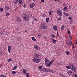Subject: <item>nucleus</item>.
I'll return each instance as SVG.
<instances>
[{
  "label": "nucleus",
  "instance_id": "f257e3e1",
  "mask_svg": "<svg viewBox=\"0 0 77 77\" xmlns=\"http://www.w3.org/2000/svg\"><path fill=\"white\" fill-rule=\"evenodd\" d=\"M32 55L34 58H36L38 59L39 57L40 56V55L39 54V52H36V51H32Z\"/></svg>",
  "mask_w": 77,
  "mask_h": 77
},
{
  "label": "nucleus",
  "instance_id": "f03ea898",
  "mask_svg": "<svg viewBox=\"0 0 77 77\" xmlns=\"http://www.w3.org/2000/svg\"><path fill=\"white\" fill-rule=\"evenodd\" d=\"M22 17L23 20L25 21H29L30 18L29 15L26 14H25L23 15Z\"/></svg>",
  "mask_w": 77,
  "mask_h": 77
},
{
  "label": "nucleus",
  "instance_id": "7ed1b4c3",
  "mask_svg": "<svg viewBox=\"0 0 77 77\" xmlns=\"http://www.w3.org/2000/svg\"><path fill=\"white\" fill-rule=\"evenodd\" d=\"M40 27L42 29H43V30H45L47 29V26L46 24V23L43 22L41 24Z\"/></svg>",
  "mask_w": 77,
  "mask_h": 77
},
{
  "label": "nucleus",
  "instance_id": "20e7f679",
  "mask_svg": "<svg viewBox=\"0 0 77 77\" xmlns=\"http://www.w3.org/2000/svg\"><path fill=\"white\" fill-rule=\"evenodd\" d=\"M45 64L47 66V67H49V63H50V60L47 59L46 58H45Z\"/></svg>",
  "mask_w": 77,
  "mask_h": 77
},
{
  "label": "nucleus",
  "instance_id": "39448f33",
  "mask_svg": "<svg viewBox=\"0 0 77 77\" xmlns=\"http://www.w3.org/2000/svg\"><path fill=\"white\" fill-rule=\"evenodd\" d=\"M62 11L60 9L57 10V14L59 15H60V17L62 16Z\"/></svg>",
  "mask_w": 77,
  "mask_h": 77
},
{
  "label": "nucleus",
  "instance_id": "423d86ee",
  "mask_svg": "<svg viewBox=\"0 0 77 77\" xmlns=\"http://www.w3.org/2000/svg\"><path fill=\"white\" fill-rule=\"evenodd\" d=\"M72 70L74 72H76V68L73 64H72V67H71Z\"/></svg>",
  "mask_w": 77,
  "mask_h": 77
},
{
  "label": "nucleus",
  "instance_id": "0eeeda50",
  "mask_svg": "<svg viewBox=\"0 0 77 77\" xmlns=\"http://www.w3.org/2000/svg\"><path fill=\"white\" fill-rule=\"evenodd\" d=\"M72 72H73L71 70H69L67 71L68 75L69 76L72 75Z\"/></svg>",
  "mask_w": 77,
  "mask_h": 77
},
{
  "label": "nucleus",
  "instance_id": "6e6552de",
  "mask_svg": "<svg viewBox=\"0 0 77 77\" xmlns=\"http://www.w3.org/2000/svg\"><path fill=\"white\" fill-rule=\"evenodd\" d=\"M35 4L33 3H31L29 5L30 8H33L35 7Z\"/></svg>",
  "mask_w": 77,
  "mask_h": 77
},
{
  "label": "nucleus",
  "instance_id": "1a4fd4ad",
  "mask_svg": "<svg viewBox=\"0 0 77 77\" xmlns=\"http://www.w3.org/2000/svg\"><path fill=\"white\" fill-rule=\"evenodd\" d=\"M34 48L35 50H39L40 49V48H39V47L37 45H35L34 46Z\"/></svg>",
  "mask_w": 77,
  "mask_h": 77
},
{
  "label": "nucleus",
  "instance_id": "9d476101",
  "mask_svg": "<svg viewBox=\"0 0 77 77\" xmlns=\"http://www.w3.org/2000/svg\"><path fill=\"white\" fill-rule=\"evenodd\" d=\"M17 21L19 23H21V19L20 18V17H18L17 20Z\"/></svg>",
  "mask_w": 77,
  "mask_h": 77
},
{
  "label": "nucleus",
  "instance_id": "9b49d317",
  "mask_svg": "<svg viewBox=\"0 0 77 77\" xmlns=\"http://www.w3.org/2000/svg\"><path fill=\"white\" fill-rule=\"evenodd\" d=\"M72 66V64L70 66H66V68H67L68 69H70V68H71Z\"/></svg>",
  "mask_w": 77,
  "mask_h": 77
},
{
  "label": "nucleus",
  "instance_id": "f8f14e48",
  "mask_svg": "<svg viewBox=\"0 0 77 77\" xmlns=\"http://www.w3.org/2000/svg\"><path fill=\"white\" fill-rule=\"evenodd\" d=\"M54 62V60H52L51 61H50L49 63V67H50V66L53 63V62Z\"/></svg>",
  "mask_w": 77,
  "mask_h": 77
},
{
  "label": "nucleus",
  "instance_id": "ddd939ff",
  "mask_svg": "<svg viewBox=\"0 0 77 77\" xmlns=\"http://www.w3.org/2000/svg\"><path fill=\"white\" fill-rule=\"evenodd\" d=\"M12 47L11 46H9L8 47V52H11V50Z\"/></svg>",
  "mask_w": 77,
  "mask_h": 77
},
{
  "label": "nucleus",
  "instance_id": "4468645a",
  "mask_svg": "<svg viewBox=\"0 0 77 77\" xmlns=\"http://www.w3.org/2000/svg\"><path fill=\"white\" fill-rule=\"evenodd\" d=\"M5 9L6 10H9L10 9V7L9 6H6L5 7Z\"/></svg>",
  "mask_w": 77,
  "mask_h": 77
},
{
  "label": "nucleus",
  "instance_id": "2eb2a0df",
  "mask_svg": "<svg viewBox=\"0 0 77 77\" xmlns=\"http://www.w3.org/2000/svg\"><path fill=\"white\" fill-rule=\"evenodd\" d=\"M50 71H52V70L46 69L45 72H50Z\"/></svg>",
  "mask_w": 77,
  "mask_h": 77
},
{
  "label": "nucleus",
  "instance_id": "dca6fc26",
  "mask_svg": "<svg viewBox=\"0 0 77 77\" xmlns=\"http://www.w3.org/2000/svg\"><path fill=\"white\" fill-rule=\"evenodd\" d=\"M32 41H36V38L33 37H32Z\"/></svg>",
  "mask_w": 77,
  "mask_h": 77
},
{
  "label": "nucleus",
  "instance_id": "f3484780",
  "mask_svg": "<svg viewBox=\"0 0 77 77\" xmlns=\"http://www.w3.org/2000/svg\"><path fill=\"white\" fill-rule=\"evenodd\" d=\"M68 45L69 46H71L72 45V42H68Z\"/></svg>",
  "mask_w": 77,
  "mask_h": 77
},
{
  "label": "nucleus",
  "instance_id": "a211bd4d",
  "mask_svg": "<svg viewBox=\"0 0 77 77\" xmlns=\"http://www.w3.org/2000/svg\"><path fill=\"white\" fill-rule=\"evenodd\" d=\"M53 29L54 30H57V26H53Z\"/></svg>",
  "mask_w": 77,
  "mask_h": 77
},
{
  "label": "nucleus",
  "instance_id": "6ab92c4d",
  "mask_svg": "<svg viewBox=\"0 0 77 77\" xmlns=\"http://www.w3.org/2000/svg\"><path fill=\"white\" fill-rule=\"evenodd\" d=\"M63 14L66 16H69V14L68 13H66L64 12Z\"/></svg>",
  "mask_w": 77,
  "mask_h": 77
},
{
  "label": "nucleus",
  "instance_id": "aec40b11",
  "mask_svg": "<svg viewBox=\"0 0 77 77\" xmlns=\"http://www.w3.org/2000/svg\"><path fill=\"white\" fill-rule=\"evenodd\" d=\"M53 12H54V11L50 10L49 12V15H51L52 14Z\"/></svg>",
  "mask_w": 77,
  "mask_h": 77
},
{
  "label": "nucleus",
  "instance_id": "412c9836",
  "mask_svg": "<svg viewBox=\"0 0 77 77\" xmlns=\"http://www.w3.org/2000/svg\"><path fill=\"white\" fill-rule=\"evenodd\" d=\"M25 74L26 75L27 77H30V76H29V73H26Z\"/></svg>",
  "mask_w": 77,
  "mask_h": 77
},
{
  "label": "nucleus",
  "instance_id": "4be33fe9",
  "mask_svg": "<svg viewBox=\"0 0 77 77\" xmlns=\"http://www.w3.org/2000/svg\"><path fill=\"white\" fill-rule=\"evenodd\" d=\"M40 60L39 59H36V61H35L36 63H39V62H40Z\"/></svg>",
  "mask_w": 77,
  "mask_h": 77
},
{
  "label": "nucleus",
  "instance_id": "5701e85b",
  "mask_svg": "<svg viewBox=\"0 0 77 77\" xmlns=\"http://www.w3.org/2000/svg\"><path fill=\"white\" fill-rule=\"evenodd\" d=\"M36 59H37V58H34L32 60L33 62H36Z\"/></svg>",
  "mask_w": 77,
  "mask_h": 77
},
{
  "label": "nucleus",
  "instance_id": "b1692460",
  "mask_svg": "<svg viewBox=\"0 0 77 77\" xmlns=\"http://www.w3.org/2000/svg\"><path fill=\"white\" fill-rule=\"evenodd\" d=\"M52 41L53 42V43H56L57 42L56 40H54V39H52Z\"/></svg>",
  "mask_w": 77,
  "mask_h": 77
},
{
  "label": "nucleus",
  "instance_id": "393cba45",
  "mask_svg": "<svg viewBox=\"0 0 77 77\" xmlns=\"http://www.w3.org/2000/svg\"><path fill=\"white\" fill-rule=\"evenodd\" d=\"M23 74H26V70L25 69H23Z\"/></svg>",
  "mask_w": 77,
  "mask_h": 77
},
{
  "label": "nucleus",
  "instance_id": "a878e982",
  "mask_svg": "<svg viewBox=\"0 0 77 77\" xmlns=\"http://www.w3.org/2000/svg\"><path fill=\"white\" fill-rule=\"evenodd\" d=\"M42 71H44V72H45L46 71V69L45 68H42Z\"/></svg>",
  "mask_w": 77,
  "mask_h": 77
},
{
  "label": "nucleus",
  "instance_id": "bb28decb",
  "mask_svg": "<svg viewBox=\"0 0 77 77\" xmlns=\"http://www.w3.org/2000/svg\"><path fill=\"white\" fill-rule=\"evenodd\" d=\"M49 20H50V18L49 17H48L46 18V21L47 23H48V22Z\"/></svg>",
  "mask_w": 77,
  "mask_h": 77
},
{
  "label": "nucleus",
  "instance_id": "cd10ccee",
  "mask_svg": "<svg viewBox=\"0 0 77 77\" xmlns=\"http://www.w3.org/2000/svg\"><path fill=\"white\" fill-rule=\"evenodd\" d=\"M66 9H67V8L66 7H65L63 10V11H65Z\"/></svg>",
  "mask_w": 77,
  "mask_h": 77
},
{
  "label": "nucleus",
  "instance_id": "c85d7f7f",
  "mask_svg": "<svg viewBox=\"0 0 77 77\" xmlns=\"http://www.w3.org/2000/svg\"><path fill=\"white\" fill-rule=\"evenodd\" d=\"M17 66H15L13 69V70H15L17 69Z\"/></svg>",
  "mask_w": 77,
  "mask_h": 77
},
{
  "label": "nucleus",
  "instance_id": "c756f323",
  "mask_svg": "<svg viewBox=\"0 0 77 77\" xmlns=\"http://www.w3.org/2000/svg\"><path fill=\"white\" fill-rule=\"evenodd\" d=\"M64 29H65V26H61V29L62 30H63Z\"/></svg>",
  "mask_w": 77,
  "mask_h": 77
},
{
  "label": "nucleus",
  "instance_id": "7c9ffc66",
  "mask_svg": "<svg viewBox=\"0 0 77 77\" xmlns=\"http://www.w3.org/2000/svg\"><path fill=\"white\" fill-rule=\"evenodd\" d=\"M13 74V75H14V74H16V73H17V72H16L15 71H12L11 72Z\"/></svg>",
  "mask_w": 77,
  "mask_h": 77
},
{
  "label": "nucleus",
  "instance_id": "2f4dec72",
  "mask_svg": "<svg viewBox=\"0 0 77 77\" xmlns=\"http://www.w3.org/2000/svg\"><path fill=\"white\" fill-rule=\"evenodd\" d=\"M65 53L66 54H67V55H68V54H69V52L68 51H66L65 52Z\"/></svg>",
  "mask_w": 77,
  "mask_h": 77
},
{
  "label": "nucleus",
  "instance_id": "473e14b6",
  "mask_svg": "<svg viewBox=\"0 0 77 77\" xmlns=\"http://www.w3.org/2000/svg\"><path fill=\"white\" fill-rule=\"evenodd\" d=\"M0 77H6V76L5 75H0Z\"/></svg>",
  "mask_w": 77,
  "mask_h": 77
},
{
  "label": "nucleus",
  "instance_id": "72a5a7b5",
  "mask_svg": "<svg viewBox=\"0 0 77 77\" xmlns=\"http://www.w3.org/2000/svg\"><path fill=\"white\" fill-rule=\"evenodd\" d=\"M0 11L2 12L3 11V8H0Z\"/></svg>",
  "mask_w": 77,
  "mask_h": 77
},
{
  "label": "nucleus",
  "instance_id": "f704fd0d",
  "mask_svg": "<svg viewBox=\"0 0 77 77\" xmlns=\"http://www.w3.org/2000/svg\"><path fill=\"white\" fill-rule=\"evenodd\" d=\"M51 36L52 37V38H54V37H55V36H56V35H51Z\"/></svg>",
  "mask_w": 77,
  "mask_h": 77
},
{
  "label": "nucleus",
  "instance_id": "c9c22d12",
  "mask_svg": "<svg viewBox=\"0 0 77 77\" xmlns=\"http://www.w3.org/2000/svg\"><path fill=\"white\" fill-rule=\"evenodd\" d=\"M11 61H12V59L11 58H9L8 59V62H11Z\"/></svg>",
  "mask_w": 77,
  "mask_h": 77
},
{
  "label": "nucleus",
  "instance_id": "e433bc0d",
  "mask_svg": "<svg viewBox=\"0 0 77 77\" xmlns=\"http://www.w3.org/2000/svg\"><path fill=\"white\" fill-rule=\"evenodd\" d=\"M17 1L16 0V1H14L13 2L14 4H16L17 3H18V2H17Z\"/></svg>",
  "mask_w": 77,
  "mask_h": 77
},
{
  "label": "nucleus",
  "instance_id": "4c0bfd02",
  "mask_svg": "<svg viewBox=\"0 0 77 77\" xmlns=\"http://www.w3.org/2000/svg\"><path fill=\"white\" fill-rule=\"evenodd\" d=\"M19 0V4H21L22 3V0Z\"/></svg>",
  "mask_w": 77,
  "mask_h": 77
},
{
  "label": "nucleus",
  "instance_id": "58836bf2",
  "mask_svg": "<svg viewBox=\"0 0 77 77\" xmlns=\"http://www.w3.org/2000/svg\"><path fill=\"white\" fill-rule=\"evenodd\" d=\"M68 18L69 20H72V17H69Z\"/></svg>",
  "mask_w": 77,
  "mask_h": 77
},
{
  "label": "nucleus",
  "instance_id": "ea45409f",
  "mask_svg": "<svg viewBox=\"0 0 77 77\" xmlns=\"http://www.w3.org/2000/svg\"><path fill=\"white\" fill-rule=\"evenodd\" d=\"M46 14H44L42 15V17H46Z\"/></svg>",
  "mask_w": 77,
  "mask_h": 77
},
{
  "label": "nucleus",
  "instance_id": "a19ab883",
  "mask_svg": "<svg viewBox=\"0 0 77 77\" xmlns=\"http://www.w3.org/2000/svg\"><path fill=\"white\" fill-rule=\"evenodd\" d=\"M9 13H7L5 15L6 17H8V16H9Z\"/></svg>",
  "mask_w": 77,
  "mask_h": 77
},
{
  "label": "nucleus",
  "instance_id": "79ce46f5",
  "mask_svg": "<svg viewBox=\"0 0 77 77\" xmlns=\"http://www.w3.org/2000/svg\"><path fill=\"white\" fill-rule=\"evenodd\" d=\"M67 33H68V34H69V35H70L71 34V32H70V31H68Z\"/></svg>",
  "mask_w": 77,
  "mask_h": 77
},
{
  "label": "nucleus",
  "instance_id": "37998d69",
  "mask_svg": "<svg viewBox=\"0 0 77 77\" xmlns=\"http://www.w3.org/2000/svg\"><path fill=\"white\" fill-rule=\"evenodd\" d=\"M69 38L70 40H72V37H71V35H69Z\"/></svg>",
  "mask_w": 77,
  "mask_h": 77
},
{
  "label": "nucleus",
  "instance_id": "c03bdc74",
  "mask_svg": "<svg viewBox=\"0 0 77 77\" xmlns=\"http://www.w3.org/2000/svg\"><path fill=\"white\" fill-rule=\"evenodd\" d=\"M73 75H74L75 77H77V75L76 74H74Z\"/></svg>",
  "mask_w": 77,
  "mask_h": 77
},
{
  "label": "nucleus",
  "instance_id": "a18cd8bd",
  "mask_svg": "<svg viewBox=\"0 0 77 77\" xmlns=\"http://www.w3.org/2000/svg\"><path fill=\"white\" fill-rule=\"evenodd\" d=\"M38 68L39 69H41V68H42V66H38Z\"/></svg>",
  "mask_w": 77,
  "mask_h": 77
},
{
  "label": "nucleus",
  "instance_id": "49530a36",
  "mask_svg": "<svg viewBox=\"0 0 77 77\" xmlns=\"http://www.w3.org/2000/svg\"><path fill=\"white\" fill-rule=\"evenodd\" d=\"M58 20H61V17H59L57 18Z\"/></svg>",
  "mask_w": 77,
  "mask_h": 77
},
{
  "label": "nucleus",
  "instance_id": "de8ad7c7",
  "mask_svg": "<svg viewBox=\"0 0 77 77\" xmlns=\"http://www.w3.org/2000/svg\"><path fill=\"white\" fill-rule=\"evenodd\" d=\"M33 19L35 21H37V19H36V18L34 17L33 18Z\"/></svg>",
  "mask_w": 77,
  "mask_h": 77
},
{
  "label": "nucleus",
  "instance_id": "09e8293b",
  "mask_svg": "<svg viewBox=\"0 0 77 77\" xmlns=\"http://www.w3.org/2000/svg\"><path fill=\"white\" fill-rule=\"evenodd\" d=\"M44 39H47V37H45L44 38Z\"/></svg>",
  "mask_w": 77,
  "mask_h": 77
},
{
  "label": "nucleus",
  "instance_id": "8fccbe9b",
  "mask_svg": "<svg viewBox=\"0 0 77 77\" xmlns=\"http://www.w3.org/2000/svg\"><path fill=\"white\" fill-rule=\"evenodd\" d=\"M63 75H62V74L61 73L60 74V76H62V77H63Z\"/></svg>",
  "mask_w": 77,
  "mask_h": 77
},
{
  "label": "nucleus",
  "instance_id": "3c124183",
  "mask_svg": "<svg viewBox=\"0 0 77 77\" xmlns=\"http://www.w3.org/2000/svg\"><path fill=\"white\" fill-rule=\"evenodd\" d=\"M72 47H73V48H74V44L72 45Z\"/></svg>",
  "mask_w": 77,
  "mask_h": 77
},
{
  "label": "nucleus",
  "instance_id": "603ef678",
  "mask_svg": "<svg viewBox=\"0 0 77 77\" xmlns=\"http://www.w3.org/2000/svg\"><path fill=\"white\" fill-rule=\"evenodd\" d=\"M41 2L43 3H44V0H41Z\"/></svg>",
  "mask_w": 77,
  "mask_h": 77
},
{
  "label": "nucleus",
  "instance_id": "864d4df0",
  "mask_svg": "<svg viewBox=\"0 0 77 77\" xmlns=\"http://www.w3.org/2000/svg\"><path fill=\"white\" fill-rule=\"evenodd\" d=\"M23 7H24V8H25V7H26V5H24Z\"/></svg>",
  "mask_w": 77,
  "mask_h": 77
},
{
  "label": "nucleus",
  "instance_id": "5fc2aeb1",
  "mask_svg": "<svg viewBox=\"0 0 77 77\" xmlns=\"http://www.w3.org/2000/svg\"><path fill=\"white\" fill-rule=\"evenodd\" d=\"M61 0H57V1H58L59 2H60Z\"/></svg>",
  "mask_w": 77,
  "mask_h": 77
},
{
  "label": "nucleus",
  "instance_id": "6e6d98bb",
  "mask_svg": "<svg viewBox=\"0 0 77 77\" xmlns=\"http://www.w3.org/2000/svg\"><path fill=\"white\" fill-rule=\"evenodd\" d=\"M63 77H66V76H65V75H63Z\"/></svg>",
  "mask_w": 77,
  "mask_h": 77
},
{
  "label": "nucleus",
  "instance_id": "4d7b16f0",
  "mask_svg": "<svg viewBox=\"0 0 77 77\" xmlns=\"http://www.w3.org/2000/svg\"><path fill=\"white\" fill-rule=\"evenodd\" d=\"M57 36H59V34H58V32H57Z\"/></svg>",
  "mask_w": 77,
  "mask_h": 77
},
{
  "label": "nucleus",
  "instance_id": "13d9d810",
  "mask_svg": "<svg viewBox=\"0 0 77 77\" xmlns=\"http://www.w3.org/2000/svg\"><path fill=\"white\" fill-rule=\"evenodd\" d=\"M75 44H77V42H75Z\"/></svg>",
  "mask_w": 77,
  "mask_h": 77
},
{
  "label": "nucleus",
  "instance_id": "bf43d9fd",
  "mask_svg": "<svg viewBox=\"0 0 77 77\" xmlns=\"http://www.w3.org/2000/svg\"><path fill=\"white\" fill-rule=\"evenodd\" d=\"M2 66V64H0V67Z\"/></svg>",
  "mask_w": 77,
  "mask_h": 77
},
{
  "label": "nucleus",
  "instance_id": "052dcab7",
  "mask_svg": "<svg viewBox=\"0 0 77 77\" xmlns=\"http://www.w3.org/2000/svg\"><path fill=\"white\" fill-rule=\"evenodd\" d=\"M17 31H18V28H17Z\"/></svg>",
  "mask_w": 77,
  "mask_h": 77
},
{
  "label": "nucleus",
  "instance_id": "680f3d73",
  "mask_svg": "<svg viewBox=\"0 0 77 77\" xmlns=\"http://www.w3.org/2000/svg\"><path fill=\"white\" fill-rule=\"evenodd\" d=\"M54 1H55V2H57V0H54Z\"/></svg>",
  "mask_w": 77,
  "mask_h": 77
},
{
  "label": "nucleus",
  "instance_id": "e2e57ef3",
  "mask_svg": "<svg viewBox=\"0 0 77 77\" xmlns=\"http://www.w3.org/2000/svg\"><path fill=\"white\" fill-rule=\"evenodd\" d=\"M35 0H33V1L34 2H35Z\"/></svg>",
  "mask_w": 77,
  "mask_h": 77
},
{
  "label": "nucleus",
  "instance_id": "0e129e2a",
  "mask_svg": "<svg viewBox=\"0 0 77 77\" xmlns=\"http://www.w3.org/2000/svg\"><path fill=\"white\" fill-rule=\"evenodd\" d=\"M29 2H30L31 1V0H29Z\"/></svg>",
  "mask_w": 77,
  "mask_h": 77
},
{
  "label": "nucleus",
  "instance_id": "69168bd1",
  "mask_svg": "<svg viewBox=\"0 0 77 77\" xmlns=\"http://www.w3.org/2000/svg\"><path fill=\"white\" fill-rule=\"evenodd\" d=\"M38 36H39L40 35L39 34L38 35Z\"/></svg>",
  "mask_w": 77,
  "mask_h": 77
},
{
  "label": "nucleus",
  "instance_id": "338daca9",
  "mask_svg": "<svg viewBox=\"0 0 77 77\" xmlns=\"http://www.w3.org/2000/svg\"><path fill=\"white\" fill-rule=\"evenodd\" d=\"M16 0L17 1H18V0Z\"/></svg>",
  "mask_w": 77,
  "mask_h": 77
},
{
  "label": "nucleus",
  "instance_id": "774afa93",
  "mask_svg": "<svg viewBox=\"0 0 77 77\" xmlns=\"http://www.w3.org/2000/svg\"><path fill=\"white\" fill-rule=\"evenodd\" d=\"M59 64H60V63H59Z\"/></svg>",
  "mask_w": 77,
  "mask_h": 77
}]
</instances>
